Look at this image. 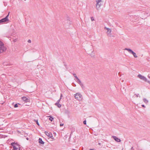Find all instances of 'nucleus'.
Returning a JSON list of instances; mask_svg holds the SVG:
<instances>
[{
  "mask_svg": "<svg viewBox=\"0 0 150 150\" xmlns=\"http://www.w3.org/2000/svg\"><path fill=\"white\" fill-rule=\"evenodd\" d=\"M96 8L97 10H99L100 9V6L102 5L101 3L102 2V0H96Z\"/></svg>",
  "mask_w": 150,
  "mask_h": 150,
  "instance_id": "f257e3e1",
  "label": "nucleus"
},
{
  "mask_svg": "<svg viewBox=\"0 0 150 150\" xmlns=\"http://www.w3.org/2000/svg\"><path fill=\"white\" fill-rule=\"evenodd\" d=\"M6 50V48L4 46V44L0 41V53L5 52Z\"/></svg>",
  "mask_w": 150,
  "mask_h": 150,
  "instance_id": "f03ea898",
  "label": "nucleus"
},
{
  "mask_svg": "<svg viewBox=\"0 0 150 150\" xmlns=\"http://www.w3.org/2000/svg\"><path fill=\"white\" fill-rule=\"evenodd\" d=\"M11 145L13 146V150H19L20 148L19 145L17 143L13 142L11 143Z\"/></svg>",
  "mask_w": 150,
  "mask_h": 150,
  "instance_id": "7ed1b4c3",
  "label": "nucleus"
},
{
  "mask_svg": "<svg viewBox=\"0 0 150 150\" xmlns=\"http://www.w3.org/2000/svg\"><path fill=\"white\" fill-rule=\"evenodd\" d=\"M140 15L142 17V19H143V18H146L149 16L150 15V14L148 12L142 11L141 12Z\"/></svg>",
  "mask_w": 150,
  "mask_h": 150,
  "instance_id": "20e7f679",
  "label": "nucleus"
},
{
  "mask_svg": "<svg viewBox=\"0 0 150 150\" xmlns=\"http://www.w3.org/2000/svg\"><path fill=\"white\" fill-rule=\"evenodd\" d=\"M137 77L140 79L146 82H147L150 84V81H148L147 79L144 76H143L141 74H139L138 75Z\"/></svg>",
  "mask_w": 150,
  "mask_h": 150,
  "instance_id": "39448f33",
  "label": "nucleus"
},
{
  "mask_svg": "<svg viewBox=\"0 0 150 150\" xmlns=\"http://www.w3.org/2000/svg\"><path fill=\"white\" fill-rule=\"evenodd\" d=\"M124 50H127L130 53H131L132 54L135 58H137V55L136 53L133 52L132 50L128 48H125Z\"/></svg>",
  "mask_w": 150,
  "mask_h": 150,
  "instance_id": "423d86ee",
  "label": "nucleus"
},
{
  "mask_svg": "<svg viewBox=\"0 0 150 150\" xmlns=\"http://www.w3.org/2000/svg\"><path fill=\"white\" fill-rule=\"evenodd\" d=\"M74 97L76 99L79 100H81L82 99V96L80 93H77L75 94Z\"/></svg>",
  "mask_w": 150,
  "mask_h": 150,
  "instance_id": "0eeeda50",
  "label": "nucleus"
},
{
  "mask_svg": "<svg viewBox=\"0 0 150 150\" xmlns=\"http://www.w3.org/2000/svg\"><path fill=\"white\" fill-rule=\"evenodd\" d=\"M104 29L107 30V34L108 36L111 37V30L110 29L106 27H105Z\"/></svg>",
  "mask_w": 150,
  "mask_h": 150,
  "instance_id": "6e6552de",
  "label": "nucleus"
},
{
  "mask_svg": "<svg viewBox=\"0 0 150 150\" xmlns=\"http://www.w3.org/2000/svg\"><path fill=\"white\" fill-rule=\"evenodd\" d=\"M9 13L10 12H9L8 14L5 18L1 20L2 23L8 21L9 20L8 19V17L9 16Z\"/></svg>",
  "mask_w": 150,
  "mask_h": 150,
  "instance_id": "1a4fd4ad",
  "label": "nucleus"
},
{
  "mask_svg": "<svg viewBox=\"0 0 150 150\" xmlns=\"http://www.w3.org/2000/svg\"><path fill=\"white\" fill-rule=\"evenodd\" d=\"M112 137L113 138V139L117 142H121V140L117 138V137L112 136Z\"/></svg>",
  "mask_w": 150,
  "mask_h": 150,
  "instance_id": "9d476101",
  "label": "nucleus"
},
{
  "mask_svg": "<svg viewBox=\"0 0 150 150\" xmlns=\"http://www.w3.org/2000/svg\"><path fill=\"white\" fill-rule=\"evenodd\" d=\"M45 133L48 137H52V134L51 133L47 131H45Z\"/></svg>",
  "mask_w": 150,
  "mask_h": 150,
  "instance_id": "9b49d317",
  "label": "nucleus"
},
{
  "mask_svg": "<svg viewBox=\"0 0 150 150\" xmlns=\"http://www.w3.org/2000/svg\"><path fill=\"white\" fill-rule=\"evenodd\" d=\"M39 142L42 144H44V142L40 138L39 139Z\"/></svg>",
  "mask_w": 150,
  "mask_h": 150,
  "instance_id": "f8f14e48",
  "label": "nucleus"
},
{
  "mask_svg": "<svg viewBox=\"0 0 150 150\" xmlns=\"http://www.w3.org/2000/svg\"><path fill=\"white\" fill-rule=\"evenodd\" d=\"M55 105L59 108H60L61 107V105L59 103H56Z\"/></svg>",
  "mask_w": 150,
  "mask_h": 150,
  "instance_id": "ddd939ff",
  "label": "nucleus"
},
{
  "mask_svg": "<svg viewBox=\"0 0 150 150\" xmlns=\"http://www.w3.org/2000/svg\"><path fill=\"white\" fill-rule=\"evenodd\" d=\"M144 102L146 104H147L148 102V100H147L146 98H144L143 99Z\"/></svg>",
  "mask_w": 150,
  "mask_h": 150,
  "instance_id": "4468645a",
  "label": "nucleus"
},
{
  "mask_svg": "<svg viewBox=\"0 0 150 150\" xmlns=\"http://www.w3.org/2000/svg\"><path fill=\"white\" fill-rule=\"evenodd\" d=\"M22 99L25 101H27L28 99L26 97H23L22 98Z\"/></svg>",
  "mask_w": 150,
  "mask_h": 150,
  "instance_id": "2eb2a0df",
  "label": "nucleus"
},
{
  "mask_svg": "<svg viewBox=\"0 0 150 150\" xmlns=\"http://www.w3.org/2000/svg\"><path fill=\"white\" fill-rule=\"evenodd\" d=\"M76 79L77 80L76 81L79 84L81 82L80 79L78 78H77Z\"/></svg>",
  "mask_w": 150,
  "mask_h": 150,
  "instance_id": "dca6fc26",
  "label": "nucleus"
},
{
  "mask_svg": "<svg viewBox=\"0 0 150 150\" xmlns=\"http://www.w3.org/2000/svg\"><path fill=\"white\" fill-rule=\"evenodd\" d=\"M49 117L50 118H49V120H50L51 121H52V120L53 119V118H52V117L51 116H50Z\"/></svg>",
  "mask_w": 150,
  "mask_h": 150,
  "instance_id": "f3484780",
  "label": "nucleus"
},
{
  "mask_svg": "<svg viewBox=\"0 0 150 150\" xmlns=\"http://www.w3.org/2000/svg\"><path fill=\"white\" fill-rule=\"evenodd\" d=\"M35 121L36 122L37 124L38 125V126H39V123L38 122V120H35Z\"/></svg>",
  "mask_w": 150,
  "mask_h": 150,
  "instance_id": "a211bd4d",
  "label": "nucleus"
},
{
  "mask_svg": "<svg viewBox=\"0 0 150 150\" xmlns=\"http://www.w3.org/2000/svg\"><path fill=\"white\" fill-rule=\"evenodd\" d=\"M73 75L76 78V79H77V78H78L76 74H73Z\"/></svg>",
  "mask_w": 150,
  "mask_h": 150,
  "instance_id": "6ab92c4d",
  "label": "nucleus"
},
{
  "mask_svg": "<svg viewBox=\"0 0 150 150\" xmlns=\"http://www.w3.org/2000/svg\"><path fill=\"white\" fill-rule=\"evenodd\" d=\"M134 96H136L137 97H139V98L140 97V96L139 95V94H135L134 95Z\"/></svg>",
  "mask_w": 150,
  "mask_h": 150,
  "instance_id": "aec40b11",
  "label": "nucleus"
},
{
  "mask_svg": "<svg viewBox=\"0 0 150 150\" xmlns=\"http://www.w3.org/2000/svg\"><path fill=\"white\" fill-rule=\"evenodd\" d=\"M79 84L82 87V88H83V85L81 82V83H79Z\"/></svg>",
  "mask_w": 150,
  "mask_h": 150,
  "instance_id": "412c9836",
  "label": "nucleus"
},
{
  "mask_svg": "<svg viewBox=\"0 0 150 150\" xmlns=\"http://www.w3.org/2000/svg\"><path fill=\"white\" fill-rule=\"evenodd\" d=\"M91 20L92 21L94 20V18L93 17H91Z\"/></svg>",
  "mask_w": 150,
  "mask_h": 150,
  "instance_id": "4be33fe9",
  "label": "nucleus"
},
{
  "mask_svg": "<svg viewBox=\"0 0 150 150\" xmlns=\"http://www.w3.org/2000/svg\"><path fill=\"white\" fill-rule=\"evenodd\" d=\"M14 107L15 108H17V107H18V105L17 104H16L14 105Z\"/></svg>",
  "mask_w": 150,
  "mask_h": 150,
  "instance_id": "5701e85b",
  "label": "nucleus"
},
{
  "mask_svg": "<svg viewBox=\"0 0 150 150\" xmlns=\"http://www.w3.org/2000/svg\"><path fill=\"white\" fill-rule=\"evenodd\" d=\"M83 123L84 125H86V121L84 120L83 122Z\"/></svg>",
  "mask_w": 150,
  "mask_h": 150,
  "instance_id": "b1692460",
  "label": "nucleus"
},
{
  "mask_svg": "<svg viewBox=\"0 0 150 150\" xmlns=\"http://www.w3.org/2000/svg\"><path fill=\"white\" fill-rule=\"evenodd\" d=\"M28 43H31V40H30L29 39L28 40Z\"/></svg>",
  "mask_w": 150,
  "mask_h": 150,
  "instance_id": "393cba45",
  "label": "nucleus"
},
{
  "mask_svg": "<svg viewBox=\"0 0 150 150\" xmlns=\"http://www.w3.org/2000/svg\"><path fill=\"white\" fill-rule=\"evenodd\" d=\"M60 100H61V99H59L57 101V102H56V103H59V102H60Z\"/></svg>",
  "mask_w": 150,
  "mask_h": 150,
  "instance_id": "a878e982",
  "label": "nucleus"
},
{
  "mask_svg": "<svg viewBox=\"0 0 150 150\" xmlns=\"http://www.w3.org/2000/svg\"><path fill=\"white\" fill-rule=\"evenodd\" d=\"M62 94H61V95H60V99L62 98Z\"/></svg>",
  "mask_w": 150,
  "mask_h": 150,
  "instance_id": "bb28decb",
  "label": "nucleus"
},
{
  "mask_svg": "<svg viewBox=\"0 0 150 150\" xmlns=\"http://www.w3.org/2000/svg\"><path fill=\"white\" fill-rule=\"evenodd\" d=\"M50 138L52 139H53L54 140V139H55L52 135V137H50Z\"/></svg>",
  "mask_w": 150,
  "mask_h": 150,
  "instance_id": "cd10ccee",
  "label": "nucleus"
},
{
  "mask_svg": "<svg viewBox=\"0 0 150 150\" xmlns=\"http://www.w3.org/2000/svg\"><path fill=\"white\" fill-rule=\"evenodd\" d=\"M63 125H64V124H63L61 123V124H60V126H63Z\"/></svg>",
  "mask_w": 150,
  "mask_h": 150,
  "instance_id": "c85d7f7f",
  "label": "nucleus"
},
{
  "mask_svg": "<svg viewBox=\"0 0 150 150\" xmlns=\"http://www.w3.org/2000/svg\"><path fill=\"white\" fill-rule=\"evenodd\" d=\"M142 107H144V108H145V106H144V105H142Z\"/></svg>",
  "mask_w": 150,
  "mask_h": 150,
  "instance_id": "c756f323",
  "label": "nucleus"
},
{
  "mask_svg": "<svg viewBox=\"0 0 150 150\" xmlns=\"http://www.w3.org/2000/svg\"><path fill=\"white\" fill-rule=\"evenodd\" d=\"M131 150H134V149H133V147H132L131 148Z\"/></svg>",
  "mask_w": 150,
  "mask_h": 150,
  "instance_id": "7c9ffc66",
  "label": "nucleus"
},
{
  "mask_svg": "<svg viewBox=\"0 0 150 150\" xmlns=\"http://www.w3.org/2000/svg\"><path fill=\"white\" fill-rule=\"evenodd\" d=\"M17 41V40L16 39H15L13 40V41L14 42H16Z\"/></svg>",
  "mask_w": 150,
  "mask_h": 150,
  "instance_id": "2f4dec72",
  "label": "nucleus"
},
{
  "mask_svg": "<svg viewBox=\"0 0 150 150\" xmlns=\"http://www.w3.org/2000/svg\"><path fill=\"white\" fill-rule=\"evenodd\" d=\"M91 50V52H93V51H94V50L93 49V50Z\"/></svg>",
  "mask_w": 150,
  "mask_h": 150,
  "instance_id": "473e14b6",
  "label": "nucleus"
},
{
  "mask_svg": "<svg viewBox=\"0 0 150 150\" xmlns=\"http://www.w3.org/2000/svg\"><path fill=\"white\" fill-rule=\"evenodd\" d=\"M89 150H95L94 149H90Z\"/></svg>",
  "mask_w": 150,
  "mask_h": 150,
  "instance_id": "72a5a7b5",
  "label": "nucleus"
},
{
  "mask_svg": "<svg viewBox=\"0 0 150 150\" xmlns=\"http://www.w3.org/2000/svg\"><path fill=\"white\" fill-rule=\"evenodd\" d=\"M98 144L99 145H100L101 144L100 143H98Z\"/></svg>",
  "mask_w": 150,
  "mask_h": 150,
  "instance_id": "f704fd0d",
  "label": "nucleus"
},
{
  "mask_svg": "<svg viewBox=\"0 0 150 150\" xmlns=\"http://www.w3.org/2000/svg\"><path fill=\"white\" fill-rule=\"evenodd\" d=\"M2 23L1 22V20H0V23Z\"/></svg>",
  "mask_w": 150,
  "mask_h": 150,
  "instance_id": "c9c22d12",
  "label": "nucleus"
},
{
  "mask_svg": "<svg viewBox=\"0 0 150 150\" xmlns=\"http://www.w3.org/2000/svg\"><path fill=\"white\" fill-rule=\"evenodd\" d=\"M148 77L149 78H150V76H149V75L148 76Z\"/></svg>",
  "mask_w": 150,
  "mask_h": 150,
  "instance_id": "e433bc0d",
  "label": "nucleus"
},
{
  "mask_svg": "<svg viewBox=\"0 0 150 150\" xmlns=\"http://www.w3.org/2000/svg\"><path fill=\"white\" fill-rule=\"evenodd\" d=\"M69 21V23L70 24V21Z\"/></svg>",
  "mask_w": 150,
  "mask_h": 150,
  "instance_id": "4c0bfd02",
  "label": "nucleus"
},
{
  "mask_svg": "<svg viewBox=\"0 0 150 150\" xmlns=\"http://www.w3.org/2000/svg\"><path fill=\"white\" fill-rule=\"evenodd\" d=\"M72 150H76L75 149H72Z\"/></svg>",
  "mask_w": 150,
  "mask_h": 150,
  "instance_id": "58836bf2",
  "label": "nucleus"
},
{
  "mask_svg": "<svg viewBox=\"0 0 150 150\" xmlns=\"http://www.w3.org/2000/svg\"><path fill=\"white\" fill-rule=\"evenodd\" d=\"M122 150H123V148L122 149Z\"/></svg>",
  "mask_w": 150,
  "mask_h": 150,
  "instance_id": "ea45409f",
  "label": "nucleus"
}]
</instances>
